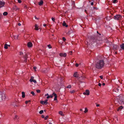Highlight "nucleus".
Wrapping results in <instances>:
<instances>
[{"label":"nucleus","mask_w":124,"mask_h":124,"mask_svg":"<svg viewBox=\"0 0 124 124\" xmlns=\"http://www.w3.org/2000/svg\"><path fill=\"white\" fill-rule=\"evenodd\" d=\"M99 40H97L93 37L91 36L90 39L88 38L87 40L86 43L87 45H90V44L92 45L93 43H96V44L98 43Z\"/></svg>","instance_id":"obj_1"},{"label":"nucleus","mask_w":124,"mask_h":124,"mask_svg":"<svg viewBox=\"0 0 124 124\" xmlns=\"http://www.w3.org/2000/svg\"><path fill=\"white\" fill-rule=\"evenodd\" d=\"M104 63L103 60H101L98 62L95 65L97 69H101L104 66Z\"/></svg>","instance_id":"obj_2"},{"label":"nucleus","mask_w":124,"mask_h":124,"mask_svg":"<svg viewBox=\"0 0 124 124\" xmlns=\"http://www.w3.org/2000/svg\"><path fill=\"white\" fill-rule=\"evenodd\" d=\"M6 98L5 95L4 93L0 92V102L4 101Z\"/></svg>","instance_id":"obj_3"},{"label":"nucleus","mask_w":124,"mask_h":124,"mask_svg":"<svg viewBox=\"0 0 124 124\" xmlns=\"http://www.w3.org/2000/svg\"><path fill=\"white\" fill-rule=\"evenodd\" d=\"M122 17L121 15H117L114 16V19H115L118 20L121 19Z\"/></svg>","instance_id":"obj_4"},{"label":"nucleus","mask_w":124,"mask_h":124,"mask_svg":"<svg viewBox=\"0 0 124 124\" xmlns=\"http://www.w3.org/2000/svg\"><path fill=\"white\" fill-rule=\"evenodd\" d=\"M78 74H77V72H75L73 75V76L77 78L78 80H79V81L80 82V83H82V82L81 81L80 79H79L80 78V77H78Z\"/></svg>","instance_id":"obj_5"},{"label":"nucleus","mask_w":124,"mask_h":124,"mask_svg":"<svg viewBox=\"0 0 124 124\" xmlns=\"http://www.w3.org/2000/svg\"><path fill=\"white\" fill-rule=\"evenodd\" d=\"M47 101L48 100L47 99L46 100L44 101H40V103L42 105H46L47 104Z\"/></svg>","instance_id":"obj_6"},{"label":"nucleus","mask_w":124,"mask_h":124,"mask_svg":"<svg viewBox=\"0 0 124 124\" xmlns=\"http://www.w3.org/2000/svg\"><path fill=\"white\" fill-rule=\"evenodd\" d=\"M31 78L30 79V81L31 82H33L35 83H37L36 81L34 79H33L34 77L33 76H31Z\"/></svg>","instance_id":"obj_7"},{"label":"nucleus","mask_w":124,"mask_h":124,"mask_svg":"<svg viewBox=\"0 0 124 124\" xmlns=\"http://www.w3.org/2000/svg\"><path fill=\"white\" fill-rule=\"evenodd\" d=\"M90 92L89 90H86L85 92H84L83 93V94L85 95H89V94Z\"/></svg>","instance_id":"obj_8"},{"label":"nucleus","mask_w":124,"mask_h":124,"mask_svg":"<svg viewBox=\"0 0 124 124\" xmlns=\"http://www.w3.org/2000/svg\"><path fill=\"white\" fill-rule=\"evenodd\" d=\"M59 55L61 57H66L67 54L66 53H61L59 54Z\"/></svg>","instance_id":"obj_9"},{"label":"nucleus","mask_w":124,"mask_h":124,"mask_svg":"<svg viewBox=\"0 0 124 124\" xmlns=\"http://www.w3.org/2000/svg\"><path fill=\"white\" fill-rule=\"evenodd\" d=\"M118 98L119 100L120 101H123L124 98L123 97V96L122 95H121L119 96V97Z\"/></svg>","instance_id":"obj_10"},{"label":"nucleus","mask_w":124,"mask_h":124,"mask_svg":"<svg viewBox=\"0 0 124 124\" xmlns=\"http://www.w3.org/2000/svg\"><path fill=\"white\" fill-rule=\"evenodd\" d=\"M5 4L4 2H3L1 1H0V8L3 7Z\"/></svg>","instance_id":"obj_11"},{"label":"nucleus","mask_w":124,"mask_h":124,"mask_svg":"<svg viewBox=\"0 0 124 124\" xmlns=\"http://www.w3.org/2000/svg\"><path fill=\"white\" fill-rule=\"evenodd\" d=\"M27 46L28 47H31L32 46V44L30 42H29L28 43Z\"/></svg>","instance_id":"obj_12"},{"label":"nucleus","mask_w":124,"mask_h":124,"mask_svg":"<svg viewBox=\"0 0 124 124\" xmlns=\"http://www.w3.org/2000/svg\"><path fill=\"white\" fill-rule=\"evenodd\" d=\"M113 48L115 50L118 49V46L116 45H114L113 46Z\"/></svg>","instance_id":"obj_13"},{"label":"nucleus","mask_w":124,"mask_h":124,"mask_svg":"<svg viewBox=\"0 0 124 124\" xmlns=\"http://www.w3.org/2000/svg\"><path fill=\"white\" fill-rule=\"evenodd\" d=\"M13 9L14 10L16 11L17 10H19V8L16 6H15L13 8Z\"/></svg>","instance_id":"obj_14"},{"label":"nucleus","mask_w":124,"mask_h":124,"mask_svg":"<svg viewBox=\"0 0 124 124\" xmlns=\"http://www.w3.org/2000/svg\"><path fill=\"white\" fill-rule=\"evenodd\" d=\"M123 108V107L122 106H121L119 107L117 109V110L119 111L121 110V109Z\"/></svg>","instance_id":"obj_15"},{"label":"nucleus","mask_w":124,"mask_h":124,"mask_svg":"<svg viewBox=\"0 0 124 124\" xmlns=\"http://www.w3.org/2000/svg\"><path fill=\"white\" fill-rule=\"evenodd\" d=\"M35 29L36 30H39V28H38V26L37 24H35Z\"/></svg>","instance_id":"obj_16"},{"label":"nucleus","mask_w":124,"mask_h":124,"mask_svg":"<svg viewBox=\"0 0 124 124\" xmlns=\"http://www.w3.org/2000/svg\"><path fill=\"white\" fill-rule=\"evenodd\" d=\"M62 25L64 26H65L66 27H67L68 26L66 24L65 21H64L62 24Z\"/></svg>","instance_id":"obj_17"},{"label":"nucleus","mask_w":124,"mask_h":124,"mask_svg":"<svg viewBox=\"0 0 124 124\" xmlns=\"http://www.w3.org/2000/svg\"><path fill=\"white\" fill-rule=\"evenodd\" d=\"M114 91L117 93L118 92L119 89L116 88H114Z\"/></svg>","instance_id":"obj_18"},{"label":"nucleus","mask_w":124,"mask_h":124,"mask_svg":"<svg viewBox=\"0 0 124 124\" xmlns=\"http://www.w3.org/2000/svg\"><path fill=\"white\" fill-rule=\"evenodd\" d=\"M120 47L123 49L124 50V44H122L120 45Z\"/></svg>","instance_id":"obj_19"},{"label":"nucleus","mask_w":124,"mask_h":124,"mask_svg":"<svg viewBox=\"0 0 124 124\" xmlns=\"http://www.w3.org/2000/svg\"><path fill=\"white\" fill-rule=\"evenodd\" d=\"M22 97L23 98H24L25 97V93L23 92H22Z\"/></svg>","instance_id":"obj_20"},{"label":"nucleus","mask_w":124,"mask_h":124,"mask_svg":"<svg viewBox=\"0 0 124 124\" xmlns=\"http://www.w3.org/2000/svg\"><path fill=\"white\" fill-rule=\"evenodd\" d=\"M43 3V1L42 0L40 1V2L39 3V5L40 6Z\"/></svg>","instance_id":"obj_21"},{"label":"nucleus","mask_w":124,"mask_h":124,"mask_svg":"<svg viewBox=\"0 0 124 124\" xmlns=\"http://www.w3.org/2000/svg\"><path fill=\"white\" fill-rule=\"evenodd\" d=\"M72 5L73 7H74L75 6V2L74 1H72Z\"/></svg>","instance_id":"obj_22"},{"label":"nucleus","mask_w":124,"mask_h":124,"mask_svg":"<svg viewBox=\"0 0 124 124\" xmlns=\"http://www.w3.org/2000/svg\"><path fill=\"white\" fill-rule=\"evenodd\" d=\"M4 48L6 49H7L8 48V45L7 44H5L4 45Z\"/></svg>","instance_id":"obj_23"},{"label":"nucleus","mask_w":124,"mask_h":124,"mask_svg":"<svg viewBox=\"0 0 124 124\" xmlns=\"http://www.w3.org/2000/svg\"><path fill=\"white\" fill-rule=\"evenodd\" d=\"M8 13L6 12H4L3 13V15L4 16H7L8 15Z\"/></svg>","instance_id":"obj_24"},{"label":"nucleus","mask_w":124,"mask_h":124,"mask_svg":"<svg viewBox=\"0 0 124 124\" xmlns=\"http://www.w3.org/2000/svg\"><path fill=\"white\" fill-rule=\"evenodd\" d=\"M53 97V95H48V96H47V99H48V98H52Z\"/></svg>","instance_id":"obj_25"},{"label":"nucleus","mask_w":124,"mask_h":124,"mask_svg":"<svg viewBox=\"0 0 124 124\" xmlns=\"http://www.w3.org/2000/svg\"><path fill=\"white\" fill-rule=\"evenodd\" d=\"M28 58V55L27 54H26L25 55H24L23 58Z\"/></svg>","instance_id":"obj_26"},{"label":"nucleus","mask_w":124,"mask_h":124,"mask_svg":"<svg viewBox=\"0 0 124 124\" xmlns=\"http://www.w3.org/2000/svg\"><path fill=\"white\" fill-rule=\"evenodd\" d=\"M59 113L61 115L63 116L64 115L62 114V112L61 111H60L59 112Z\"/></svg>","instance_id":"obj_27"},{"label":"nucleus","mask_w":124,"mask_h":124,"mask_svg":"<svg viewBox=\"0 0 124 124\" xmlns=\"http://www.w3.org/2000/svg\"><path fill=\"white\" fill-rule=\"evenodd\" d=\"M52 95L54 96L55 97H57V94L55 93H53L52 94Z\"/></svg>","instance_id":"obj_28"},{"label":"nucleus","mask_w":124,"mask_h":124,"mask_svg":"<svg viewBox=\"0 0 124 124\" xmlns=\"http://www.w3.org/2000/svg\"><path fill=\"white\" fill-rule=\"evenodd\" d=\"M87 111H88V110L87 109V108H85V111H84V112L85 113H86L87 112Z\"/></svg>","instance_id":"obj_29"},{"label":"nucleus","mask_w":124,"mask_h":124,"mask_svg":"<svg viewBox=\"0 0 124 124\" xmlns=\"http://www.w3.org/2000/svg\"><path fill=\"white\" fill-rule=\"evenodd\" d=\"M43 113V110H41L39 112V113L40 114H42Z\"/></svg>","instance_id":"obj_30"},{"label":"nucleus","mask_w":124,"mask_h":124,"mask_svg":"<svg viewBox=\"0 0 124 124\" xmlns=\"http://www.w3.org/2000/svg\"><path fill=\"white\" fill-rule=\"evenodd\" d=\"M75 90H72L70 91V92L71 93H75Z\"/></svg>","instance_id":"obj_31"},{"label":"nucleus","mask_w":124,"mask_h":124,"mask_svg":"<svg viewBox=\"0 0 124 124\" xmlns=\"http://www.w3.org/2000/svg\"><path fill=\"white\" fill-rule=\"evenodd\" d=\"M31 93L33 96H35V93L33 91H31Z\"/></svg>","instance_id":"obj_32"},{"label":"nucleus","mask_w":124,"mask_h":124,"mask_svg":"<svg viewBox=\"0 0 124 124\" xmlns=\"http://www.w3.org/2000/svg\"><path fill=\"white\" fill-rule=\"evenodd\" d=\"M73 32L71 30L70 31H69L68 32V33L69 34H70L71 33H72Z\"/></svg>","instance_id":"obj_33"},{"label":"nucleus","mask_w":124,"mask_h":124,"mask_svg":"<svg viewBox=\"0 0 124 124\" xmlns=\"http://www.w3.org/2000/svg\"><path fill=\"white\" fill-rule=\"evenodd\" d=\"M48 117V116H47L44 118V119L45 120H46L47 118Z\"/></svg>","instance_id":"obj_34"},{"label":"nucleus","mask_w":124,"mask_h":124,"mask_svg":"<svg viewBox=\"0 0 124 124\" xmlns=\"http://www.w3.org/2000/svg\"><path fill=\"white\" fill-rule=\"evenodd\" d=\"M24 62H26L27 60V58H24Z\"/></svg>","instance_id":"obj_35"},{"label":"nucleus","mask_w":124,"mask_h":124,"mask_svg":"<svg viewBox=\"0 0 124 124\" xmlns=\"http://www.w3.org/2000/svg\"><path fill=\"white\" fill-rule=\"evenodd\" d=\"M71 87V86L70 85H69L67 87V88H70Z\"/></svg>","instance_id":"obj_36"},{"label":"nucleus","mask_w":124,"mask_h":124,"mask_svg":"<svg viewBox=\"0 0 124 124\" xmlns=\"http://www.w3.org/2000/svg\"><path fill=\"white\" fill-rule=\"evenodd\" d=\"M47 46L49 47V48H52L51 45L50 44H49Z\"/></svg>","instance_id":"obj_37"},{"label":"nucleus","mask_w":124,"mask_h":124,"mask_svg":"<svg viewBox=\"0 0 124 124\" xmlns=\"http://www.w3.org/2000/svg\"><path fill=\"white\" fill-rule=\"evenodd\" d=\"M36 91L38 93H40V91L39 90H36Z\"/></svg>","instance_id":"obj_38"},{"label":"nucleus","mask_w":124,"mask_h":124,"mask_svg":"<svg viewBox=\"0 0 124 124\" xmlns=\"http://www.w3.org/2000/svg\"><path fill=\"white\" fill-rule=\"evenodd\" d=\"M52 20L54 22H55V19H54V18H52Z\"/></svg>","instance_id":"obj_39"},{"label":"nucleus","mask_w":124,"mask_h":124,"mask_svg":"<svg viewBox=\"0 0 124 124\" xmlns=\"http://www.w3.org/2000/svg\"><path fill=\"white\" fill-rule=\"evenodd\" d=\"M62 39H63V40L64 41H65L66 40V39L64 37H63L62 38Z\"/></svg>","instance_id":"obj_40"},{"label":"nucleus","mask_w":124,"mask_h":124,"mask_svg":"<svg viewBox=\"0 0 124 124\" xmlns=\"http://www.w3.org/2000/svg\"><path fill=\"white\" fill-rule=\"evenodd\" d=\"M17 117H18V116L17 115H16L15 116V118H14V119H17Z\"/></svg>","instance_id":"obj_41"},{"label":"nucleus","mask_w":124,"mask_h":124,"mask_svg":"<svg viewBox=\"0 0 124 124\" xmlns=\"http://www.w3.org/2000/svg\"><path fill=\"white\" fill-rule=\"evenodd\" d=\"M18 0V2L19 3H21L22 1H21V0Z\"/></svg>","instance_id":"obj_42"},{"label":"nucleus","mask_w":124,"mask_h":124,"mask_svg":"<svg viewBox=\"0 0 124 124\" xmlns=\"http://www.w3.org/2000/svg\"><path fill=\"white\" fill-rule=\"evenodd\" d=\"M117 0H113V2L114 3H116Z\"/></svg>","instance_id":"obj_43"},{"label":"nucleus","mask_w":124,"mask_h":124,"mask_svg":"<svg viewBox=\"0 0 124 124\" xmlns=\"http://www.w3.org/2000/svg\"><path fill=\"white\" fill-rule=\"evenodd\" d=\"M23 54V53L22 52H20L19 54L20 55H21Z\"/></svg>","instance_id":"obj_44"},{"label":"nucleus","mask_w":124,"mask_h":124,"mask_svg":"<svg viewBox=\"0 0 124 124\" xmlns=\"http://www.w3.org/2000/svg\"><path fill=\"white\" fill-rule=\"evenodd\" d=\"M57 97H55L54 98V101H55L56 100H57Z\"/></svg>","instance_id":"obj_45"},{"label":"nucleus","mask_w":124,"mask_h":124,"mask_svg":"<svg viewBox=\"0 0 124 124\" xmlns=\"http://www.w3.org/2000/svg\"><path fill=\"white\" fill-rule=\"evenodd\" d=\"M100 77L101 79H103V77L102 76H100Z\"/></svg>","instance_id":"obj_46"},{"label":"nucleus","mask_w":124,"mask_h":124,"mask_svg":"<svg viewBox=\"0 0 124 124\" xmlns=\"http://www.w3.org/2000/svg\"><path fill=\"white\" fill-rule=\"evenodd\" d=\"M2 16V14L0 13V19L1 18Z\"/></svg>","instance_id":"obj_47"},{"label":"nucleus","mask_w":124,"mask_h":124,"mask_svg":"<svg viewBox=\"0 0 124 124\" xmlns=\"http://www.w3.org/2000/svg\"><path fill=\"white\" fill-rule=\"evenodd\" d=\"M75 66L76 67H78V63H76L75 64Z\"/></svg>","instance_id":"obj_48"},{"label":"nucleus","mask_w":124,"mask_h":124,"mask_svg":"<svg viewBox=\"0 0 124 124\" xmlns=\"http://www.w3.org/2000/svg\"><path fill=\"white\" fill-rule=\"evenodd\" d=\"M36 68H37L35 66L34 67H33V69L34 70H36Z\"/></svg>","instance_id":"obj_49"},{"label":"nucleus","mask_w":124,"mask_h":124,"mask_svg":"<svg viewBox=\"0 0 124 124\" xmlns=\"http://www.w3.org/2000/svg\"><path fill=\"white\" fill-rule=\"evenodd\" d=\"M81 77L82 78H85V77L84 76H81Z\"/></svg>","instance_id":"obj_50"},{"label":"nucleus","mask_w":124,"mask_h":124,"mask_svg":"<svg viewBox=\"0 0 124 124\" xmlns=\"http://www.w3.org/2000/svg\"><path fill=\"white\" fill-rule=\"evenodd\" d=\"M28 102V101H26L25 102V103L26 104H27Z\"/></svg>","instance_id":"obj_51"},{"label":"nucleus","mask_w":124,"mask_h":124,"mask_svg":"<svg viewBox=\"0 0 124 124\" xmlns=\"http://www.w3.org/2000/svg\"><path fill=\"white\" fill-rule=\"evenodd\" d=\"M72 53V51H70V52H69V53L71 55Z\"/></svg>","instance_id":"obj_52"},{"label":"nucleus","mask_w":124,"mask_h":124,"mask_svg":"<svg viewBox=\"0 0 124 124\" xmlns=\"http://www.w3.org/2000/svg\"><path fill=\"white\" fill-rule=\"evenodd\" d=\"M101 83H99V84H98V85L100 86H101Z\"/></svg>","instance_id":"obj_53"},{"label":"nucleus","mask_w":124,"mask_h":124,"mask_svg":"<svg viewBox=\"0 0 124 124\" xmlns=\"http://www.w3.org/2000/svg\"><path fill=\"white\" fill-rule=\"evenodd\" d=\"M18 25L19 26H20L21 25V23H19L18 24Z\"/></svg>","instance_id":"obj_54"},{"label":"nucleus","mask_w":124,"mask_h":124,"mask_svg":"<svg viewBox=\"0 0 124 124\" xmlns=\"http://www.w3.org/2000/svg\"><path fill=\"white\" fill-rule=\"evenodd\" d=\"M41 117L42 118H44V116L43 115H42Z\"/></svg>","instance_id":"obj_55"},{"label":"nucleus","mask_w":124,"mask_h":124,"mask_svg":"<svg viewBox=\"0 0 124 124\" xmlns=\"http://www.w3.org/2000/svg\"><path fill=\"white\" fill-rule=\"evenodd\" d=\"M91 5H93V2H92L91 3Z\"/></svg>","instance_id":"obj_56"},{"label":"nucleus","mask_w":124,"mask_h":124,"mask_svg":"<svg viewBox=\"0 0 124 124\" xmlns=\"http://www.w3.org/2000/svg\"><path fill=\"white\" fill-rule=\"evenodd\" d=\"M48 95H49L48 93H47L45 95V96H48Z\"/></svg>","instance_id":"obj_57"},{"label":"nucleus","mask_w":124,"mask_h":124,"mask_svg":"<svg viewBox=\"0 0 124 124\" xmlns=\"http://www.w3.org/2000/svg\"><path fill=\"white\" fill-rule=\"evenodd\" d=\"M99 104H97L96 105V106L97 107L99 106Z\"/></svg>","instance_id":"obj_58"},{"label":"nucleus","mask_w":124,"mask_h":124,"mask_svg":"<svg viewBox=\"0 0 124 124\" xmlns=\"http://www.w3.org/2000/svg\"><path fill=\"white\" fill-rule=\"evenodd\" d=\"M43 26H44L45 27L46 26V24H43Z\"/></svg>","instance_id":"obj_59"},{"label":"nucleus","mask_w":124,"mask_h":124,"mask_svg":"<svg viewBox=\"0 0 124 124\" xmlns=\"http://www.w3.org/2000/svg\"><path fill=\"white\" fill-rule=\"evenodd\" d=\"M105 83H103L102 84V85H105Z\"/></svg>","instance_id":"obj_60"},{"label":"nucleus","mask_w":124,"mask_h":124,"mask_svg":"<svg viewBox=\"0 0 124 124\" xmlns=\"http://www.w3.org/2000/svg\"><path fill=\"white\" fill-rule=\"evenodd\" d=\"M35 18L36 19H38V18L37 17H36V16L35 17Z\"/></svg>","instance_id":"obj_61"},{"label":"nucleus","mask_w":124,"mask_h":124,"mask_svg":"<svg viewBox=\"0 0 124 124\" xmlns=\"http://www.w3.org/2000/svg\"><path fill=\"white\" fill-rule=\"evenodd\" d=\"M80 111H82V110H82V109H80Z\"/></svg>","instance_id":"obj_62"},{"label":"nucleus","mask_w":124,"mask_h":124,"mask_svg":"<svg viewBox=\"0 0 124 124\" xmlns=\"http://www.w3.org/2000/svg\"><path fill=\"white\" fill-rule=\"evenodd\" d=\"M85 12L86 13H87V12H86V10H85Z\"/></svg>","instance_id":"obj_63"},{"label":"nucleus","mask_w":124,"mask_h":124,"mask_svg":"<svg viewBox=\"0 0 124 124\" xmlns=\"http://www.w3.org/2000/svg\"><path fill=\"white\" fill-rule=\"evenodd\" d=\"M49 124H52V123L51 122H49Z\"/></svg>","instance_id":"obj_64"}]
</instances>
